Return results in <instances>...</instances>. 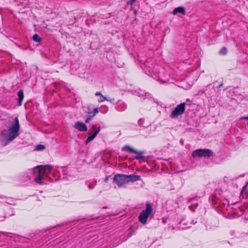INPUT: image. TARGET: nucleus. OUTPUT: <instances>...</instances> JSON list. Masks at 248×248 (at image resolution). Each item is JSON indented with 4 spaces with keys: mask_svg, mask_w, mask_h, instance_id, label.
Instances as JSON below:
<instances>
[{
    "mask_svg": "<svg viewBox=\"0 0 248 248\" xmlns=\"http://www.w3.org/2000/svg\"><path fill=\"white\" fill-rule=\"evenodd\" d=\"M45 149V146L42 144H39L36 146V149L37 150H42Z\"/></svg>",
    "mask_w": 248,
    "mask_h": 248,
    "instance_id": "obj_18",
    "label": "nucleus"
},
{
    "mask_svg": "<svg viewBox=\"0 0 248 248\" xmlns=\"http://www.w3.org/2000/svg\"><path fill=\"white\" fill-rule=\"evenodd\" d=\"M96 137V136L94 134H93L91 136H89L87 139L85 141V143L86 144H87L88 143H89L90 141H91L92 140H93L95 137Z\"/></svg>",
    "mask_w": 248,
    "mask_h": 248,
    "instance_id": "obj_15",
    "label": "nucleus"
},
{
    "mask_svg": "<svg viewBox=\"0 0 248 248\" xmlns=\"http://www.w3.org/2000/svg\"><path fill=\"white\" fill-rule=\"evenodd\" d=\"M152 207L151 205L147 202L146 204V209L143 210L139 215V220L142 224H145L147 222V218L151 214Z\"/></svg>",
    "mask_w": 248,
    "mask_h": 248,
    "instance_id": "obj_2",
    "label": "nucleus"
},
{
    "mask_svg": "<svg viewBox=\"0 0 248 248\" xmlns=\"http://www.w3.org/2000/svg\"><path fill=\"white\" fill-rule=\"evenodd\" d=\"M95 96H99V98L98 99V102L99 103H101L104 102V101H108L110 102H112V101H114V99L109 100L107 97L104 96L101 92H96L95 94Z\"/></svg>",
    "mask_w": 248,
    "mask_h": 248,
    "instance_id": "obj_10",
    "label": "nucleus"
},
{
    "mask_svg": "<svg viewBox=\"0 0 248 248\" xmlns=\"http://www.w3.org/2000/svg\"><path fill=\"white\" fill-rule=\"evenodd\" d=\"M18 96V105L21 106L22 105V102L24 98V92L22 90H19L17 93Z\"/></svg>",
    "mask_w": 248,
    "mask_h": 248,
    "instance_id": "obj_11",
    "label": "nucleus"
},
{
    "mask_svg": "<svg viewBox=\"0 0 248 248\" xmlns=\"http://www.w3.org/2000/svg\"><path fill=\"white\" fill-rule=\"evenodd\" d=\"M134 234V231H131V232L128 233L127 235V238H130V237H131Z\"/></svg>",
    "mask_w": 248,
    "mask_h": 248,
    "instance_id": "obj_21",
    "label": "nucleus"
},
{
    "mask_svg": "<svg viewBox=\"0 0 248 248\" xmlns=\"http://www.w3.org/2000/svg\"><path fill=\"white\" fill-rule=\"evenodd\" d=\"M223 85V83H221L218 86V88L222 87Z\"/></svg>",
    "mask_w": 248,
    "mask_h": 248,
    "instance_id": "obj_26",
    "label": "nucleus"
},
{
    "mask_svg": "<svg viewBox=\"0 0 248 248\" xmlns=\"http://www.w3.org/2000/svg\"><path fill=\"white\" fill-rule=\"evenodd\" d=\"M240 120H248V117H242L240 118Z\"/></svg>",
    "mask_w": 248,
    "mask_h": 248,
    "instance_id": "obj_23",
    "label": "nucleus"
},
{
    "mask_svg": "<svg viewBox=\"0 0 248 248\" xmlns=\"http://www.w3.org/2000/svg\"><path fill=\"white\" fill-rule=\"evenodd\" d=\"M247 187V185H246L243 186V187L242 188V191H244L246 189Z\"/></svg>",
    "mask_w": 248,
    "mask_h": 248,
    "instance_id": "obj_25",
    "label": "nucleus"
},
{
    "mask_svg": "<svg viewBox=\"0 0 248 248\" xmlns=\"http://www.w3.org/2000/svg\"><path fill=\"white\" fill-rule=\"evenodd\" d=\"M96 125H93L92 126V129H93V130L94 131V130H95L96 129Z\"/></svg>",
    "mask_w": 248,
    "mask_h": 248,
    "instance_id": "obj_24",
    "label": "nucleus"
},
{
    "mask_svg": "<svg viewBox=\"0 0 248 248\" xmlns=\"http://www.w3.org/2000/svg\"><path fill=\"white\" fill-rule=\"evenodd\" d=\"M178 13H181L183 15H185L186 11L185 8L183 7H178L175 8L173 11V14L174 15H176Z\"/></svg>",
    "mask_w": 248,
    "mask_h": 248,
    "instance_id": "obj_13",
    "label": "nucleus"
},
{
    "mask_svg": "<svg viewBox=\"0 0 248 248\" xmlns=\"http://www.w3.org/2000/svg\"><path fill=\"white\" fill-rule=\"evenodd\" d=\"M185 103H182L178 105L171 112L170 117L174 119L177 118L179 115H182L185 112Z\"/></svg>",
    "mask_w": 248,
    "mask_h": 248,
    "instance_id": "obj_5",
    "label": "nucleus"
},
{
    "mask_svg": "<svg viewBox=\"0 0 248 248\" xmlns=\"http://www.w3.org/2000/svg\"><path fill=\"white\" fill-rule=\"evenodd\" d=\"M53 167L49 165H41L35 168L34 171L37 173L38 175L44 178L45 175H47L52 170Z\"/></svg>",
    "mask_w": 248,
    "mask_h": 248,
    "instance_id": "obj_3",
    "label": "nucleus"
},
{
    "mask_svg": "<svg viewBox=\"0 0 248 248\" xmlns=\"http://www.w3.org/2000/svg\"><path fill=\"white\" fill-rule=\"evenodd\" d=\"M99 112V108H95L93 111H89V114L93 113V115H89L85 120V123H88Z\"/></svg>",
    "mask_w": 248,
    "mask_h": 248,
    "instance_id": "obj_12",
    "label": "nucleus"
},
{
    "mask_svg": "<svg viewBox=\"0 0 248 248\" xmlns=\"http://www.w3.org/2000/svg\"><path fill=\"white\" fill-rule=\"evenodd\" d=\"M109 176H107L104 180V181L105 182V183H107L108 180H109Z\"/></svg>",
    "mask_w": 248,
    "mask_h": 248,
    "instance_id": "obj_22",
    "label": "nucleus"
},
{
    "mask_svg": "<svg viewBox=\"0 0 248 248\" xmlns=\"http://www.w3.org/2000/svg\"><path fill=\"white\" fill-rule=\"evenodd\" d=\"M193 157H211L213 155V152L209 149H198L192 152Z\"/></svg>",
    "mask_w": 248,
    "mask_h": 248,
    "instance_id": "obj_4",
    "label": "nucleus"
},
{
    "mask_svg": "<svg viewBox=\"0 0 248 248\" xmlns=\"http://www.w3.org/2000/svg\"><path fill=\"white\" fill-rule=\"evenodd\" d=\"M122 150L137 154V155L135 156V158L137 159H143L144 158V156L142 155V154H144L143 151H138L129 146H125L124 147H123Z\"/></svg>",
    "mask_w": 248,
    "mask_h": 248,
    "instance_id": "obj_7",
    "label": "nucleus"
},
{
    "mask_svg": "<svg viewBox=\"0 0 248 248\" xmlns=\"http://www.w3.org/2000/svg\"><path fill=\"white\" fill-rule=\"evenodd\" d=\"M32 39L35 42L37 43L41 41V37L37 34H34L32 36Z\"/></svg>",
    "mask_w": 248,
    "mask_h": 248,
    "instance_id": "obj_16",
    "label": "nucleus"
},
{
    "mask_svg": "<svg viewBox=\"0 0 248 248\" xmlns=\"http://www.w3.org/2000/svg\"><path fill=\"white\" fill-rule=\"evenodd\" d=\"M126 179L127 180V183L130 182H134L141 180L140 176V175H137L134 174L126 175Z\"/></svg>",
    "mask_w": 248,
    "mask_h": 248,
    "instance_id": "obj_9",
    "label": "nucleus"
},
{
    "mask_svg": "<svg viewBox=\"0 0 248 248\" xmlns=\"http://www.w3.org/2000/svg\"><path fill=\"white\" fill-rule=\"evenodd\" d=\"M227 49L225 47H222L220 51V54L221 55H225L227 54Z\"/></svg>",
    "mask_w": 248,
    "mask_h": 248,
    "instance_id": "obj_17",
    "label": "nucleus"
},
{
    "mask_svg": "<svg viewBox=\"0 0 248 248\" xmlns=\"http://www.w3.org/2000/svg\"><path fill=\"white\" fill-rule=\"evenodd\" d=\"M37 177H36L35 179H34V181L36 183H38L41 185H42L43 184V182L42 181V180L44 179L43 177H42V176H41L40 175H39L38 174H37Z\"/></svg>",
    "mask_w": 248,
    "mask_h": 248,
    "instance_id": "obj_14",
    "label": "nucleus"
},
{
    "mask_svg": "<svg viewBox=\"0 0 248 248\" xmlns=\"http://www.w3.org/2000/svg\"><path fill=\"white\" fill-rule=\"evenodd\" d=\"M100 130V127H99L97 129L96 128L94 130V132L93 133L94 134H95L96 136H97V134L99 132Z\"/></svg>",
    "mask_w": 248,
    "mask_h": 248,
    "instance_id": "obj_20",
    "label": "nucleus"
},
{
    "mask_svg": "<svg viewBox=\"0 0 248 248\" xmlns=\"http://www.w3.org/2000/svg\"><path fill=\"white\" fill-rule=\"evenodd\" d=\"M114 182L119 187L127 183L126 179V175L122 174H117L114 175L113 178Z\"/></svg>",
    "mask_w": 248,
    "mask_h": 248,
    "instance_id": "obj_6",
    "label": "nucleus"
},
{
    "mask_svg": "<svg viewBox=\"0 0 248 248\" xmlns=\"http://www.w3.org/2000/svg\"><path fill=\"white\" fill-rule=\"evenodd\" d=\"M20 124L17 117L14 119V123L8 129H4L1 131L0 134L2 138L7 141V144L9 142L13 141L19 135Z\"/></svg>",
    "mask_w": 248,
    "mask_h": 248,
    "instance_id": "obj_1",
    "label": "nucleus"
},
{
    "mask_svg": "<svg viewBox=\"0 0 248 248\" xmlns=\"http://www.w3.org/2000/svg\"><path fill=\"white\" fill-rule=\"evenodd\" d=\"M136 1V0H130L129 1H128L127 2V5H130L131 6L132 5L133 3L135 2Z\"/></svg>",
    "mask_w": 248,
    "mask_h": 248,
    "instance_id": "obj_19",
    "label": "nucleus"
},
{
    "mask_svg": "<svg viewBox=\"0 0 248 248\" xmlns=\"http://www.w3.org/2000/svg\"><path fill=\"white\" fill-rule=\"evenodd\" d=\"M74 127L79 131L85 132L87 130L86 124L80 122H76L74 124Z\"/></svg>",
    "mask_w": 248,
    "mask_h": 248,
    "instance_id": "obj_8",
    "label": "nucleus"
},
{
    "mask_svg": "<svg viewBox=\"0 0 248 248\" xmlns=\"http://www.w3.org/2000/svg\"><path fill=\"white\" fill-rule=\"evenodd\" d=\"M89 115H93V113L89 114Z\"/></svg>",
    "mask_w": 248,
    "mask_h": 248,
    "instance_id": "obj_27",
    "label": "nucleus"
}]
</instances>
